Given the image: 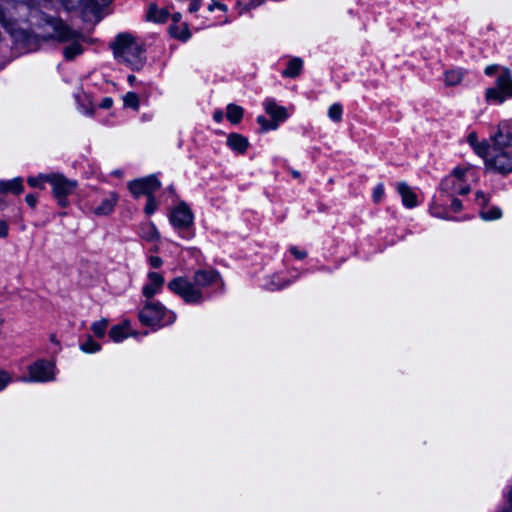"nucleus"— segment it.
<instances>
[{
	"label": "nucleus",
	"instance_id": "nucleus-1",
	"mask_svg": "<svg viewBox=\"0 0 512 512\" xmlns=\"http://www.w3.org/2000/svg\"><path fill=\"white\" fill-rule=\"evenodd\" d=\"M220 280L221 276L216 270L200 269L194 273L192 281L185 277H177L168 283V288L186 303L198 304L204 299L202 289Z\"/></svg>",
	"mask_w": 512,
	"mask_h": 512
},
{
	"label": "nucleus",
	"instance_id": "nucleus-2",
	"mask_svg": "<svg viewBox=\"0 0 512 512\" xmlns=\"http://www.w3.org/2000/svg\"><path fill=\"white\" fill-rule=\"evenodd\" d=\"M114 57L133 70H140L145 63L144 49L141 43L129 33L117 35L111 43Z\"/></svg>",
	"mask_w": 512,
	"mask_h": 512
},
{
	"label": "nucleus",
	"instance_id": "nucleus-3",
	"mask_svg": "<svg viewBox=\"0 0 512 512\" xmlns=\"http://www.w3.org/2000/svg\"><path fill=\"white\" fill-rule=\"evenodd\" d=\"M47 30L51 31L50 38L59 42H70L63 49L64 57L67 60H73L76 56L83 53L81 45L82 34L70 28L62 19L49 17L45 20Z\"/></svg>",
	"mask_w": 512,
	"mask_h": 512
},
{
	"label": "nucleus",
	"instance_id": "nucleus-4",
	"mask_svg": "<svg viewBox=\"0 0 512 512\" xmlns=\"http://www.w3.org/2000/svg\"><path fill=\"white\" fill-rule=\"evenodd\" d=\"M475 152L485 159L489 169L504 175L512 172V151L482 144L475 148Z\"/></svg>",
	"mask_w": 512,
	"mask_h": 512
},
{
	"label": "nucleus",
	"instance_id": "nucleus-5",
	"mask_svg": "<svg viewBox=\"0 0 512 512\" xmlns=\"http://www.w3.org/2000/svg\"><path fill=\"white\" fill-rule=\"evenodd\" d=\"M53 6L61 7L67 12L80 11L84 18L98 17L99 13L107 7L112 0H42Z\"/></svg>",
	"mask_w": 512,
	"mask_h": 512
},
{
	"label": "nucleus",
	"instance_id": "nucleus-6",
	"mask_svg": "<svg viewBox=\"0 0 512 512\" xmlns=\"http://www.w3.org/2000/svg\"><path fill=\"white\" fill-rule=\"evenodd\" d=\"M139 319L147 326H156L162 321L164 324H172L176 320V314L173 311H167L159 302H147L139 313Z\"/></svg>",
	"mask_w": 512,
	"mask_h": 512
},
{
	"label": "nucleus",
	"instance_id": "nucleus-7",
	"mask_svg": "<svg viewBox=\"0 0 512 512\" xmlns=\"http://www.w3.org/2000/svg\"><path fill=\"white\" fill-rule=\"evenodd\" d=\"M44 178L45 182H49L51 184L53 196L57 200L58 205L61 207H67L69 205L67 197L74 193L78 183L75 180L68 179L64 175L58 173L48 174Z\"/></svg>",
	"mask_w": 512,
	"mask_h": 512
},
{
	"label": "nucleus",
	"instance_id": "nucleus-8",
	"mask_svg": "<svg viewBox=\"0 0 512 512\" xmlns=\"http://www.w3.org/2000/svg\"><path fill=\"white\" fill-rule=\"evenodd\" d=\"M28 10V4L23 1L8 0L0 4V23L6 28L12 27L27 18Z\"/></svg>",
	"mask_w": 512,
	"mask_h": 512
},
{
	"label": "nucleus",
	"instance_id": "nucleus-9",
	"mask_svg": "<svg viewBox=\"0 0 512 512\" xmlns=\"http://www.w3.org/2000/svg\"><path fill=\"white\" fill-rule=\"evenodd\" d=\"M160 186V181L154 175L131 181L128 184V188L135 198H138L141 195L151 197L153 196V193L160 188Z\"/></svg>",
	"mask_w": 512,
	"mask_h": 512
},
{
	"label": "nucleus",
	"instance_id": "nucleus-10",
	"mask_svg": "<svg viewBox=\"0 0 512 512\" xmlns=\"http://www.w3.org/2000/svg\"><path fill=\"white\" fill-rule=\"evenodd\" d=\"M489 146L512 151V127L507 122H501L497 131L490 136Z\"/></svg>",
	"mask_w": 512,
	"mask_h": 512
},
{
	"label": "nucleus",
	"instance_id": "nucleus-11",
	"mask_svg": "<svg viewBox=\"0 0 512 512\" xmlns=\"http://www.w3.org/2000/svg\"><path fill=\"white\" fill-rule=\"evenodd\" d=\"M194 216L188 205L180 203L171 213L170 221L178 229H187L193 224Z\"/></svg>",
	"mask_w": 512,
	"mask_h": 512
},
{
	"label": "nucleus",
	"instance_id": "nucleus-12",
	"mask_svg": "<svg viewBox=\"0 0 512 512\" xmlns=\"http://www.w3.org/2000/svg\"><path fill=\"white\" fill-rule=\"evenodd\" d=\"M53 365L50 362L38 361L29 367V380L46 382L54 378Z\"/></svg>",
	"mask_w": 512,
	"mask_h": 512
},
{
	"label": "nucleus",
	"instance_id": "nucleus-13",
	"mask_svg": "<svg viewBox=\"0 0 512 512\" xmlns=\"http://www.w3.org/2000/svg\"><path fill=\"white\" fill-rule=\"evenodd\" d=\"M149 283L143 287V295L150 299L157 294L164 284V278L161 274L150 272L148 274Z\"/></svg>",
	"mask_w": 512,
	"mask_h": 512
},
{
	"label": "nucleus",
	"instance_id": "nucleus-14",
	"mask_svg": "<svg viewBox=\"0 0 512 512\" xmlns=\"http://www.w3.org/2000/svg\"><path fill=\"white\" fill-rule=\"evenodd\" d=\"M397 191L402 198V203L404 206L407 208H413L417 206V195L407 183L400 182L397 185Z\"/></svg>",
	"mask_w": 512,
	"mask_h": 512
},
{
	"label": "nucleus",
	"instance_id": "nucleus-15",
	"mask_svg": "<svg viewBox=\"0 0 512 512\" xmlns=\"http://www.w3.org/2000/svg\"><path fill=\"white\" fill-rule=\"evenodd\" d=\"M118 201V195L111 192L108 197L104 198L102 202L93 209V213L98 216H107L113 210Z\"/></svg>",
	"mask_w": 512,
	"mask_h": 512
},
{
	"label": "nucleus",
	"instance_id": "nucleus-16",
	"mask_svg": "<svg viewBox=\"0 0 512 512\" xmlns=\"http://www.w3.org/2000/svg\"><path fill=\"white\" fill-rule=\"evenodd\" d=\"M227 145L230 149L243 154L247 150L249 142L248 139L241 134L231 133L227 137Z\"/></svg>",
	"mask_w": 512,
	"mask_h": 512
},
{
	"label": "nucleus",
	"instance_id": "nucleus-17",
	"mask_svg": "<svg viewBox=\"0 0 512 512\" xmlns=\"http://www.w3.org/2000/svg\"><path fill=\"white\" fill-rule=\"evenodd\" d=\"M496 87L507 97H512V78L508 69H505L496 80Z\"/></svg>",
	"mask_w": 512,
	"mask_h": 512
},
{
	"label": "nucleus",
	"instance_id": "nucleus-18",
	"mask_svg": "<svg viewBox=\"0 0 512 512\" xmlns=\"http://www.w3.org/2000/svg\"><path fill=\"white\" fill-rule=\"evenodd\" d=\"M265 111L273 118V121H277L278 123L284 121L288 114L284 107L278 106L273 101H267L265 103Z\"/></svg>",
	"mask_w": 512,
	"mask_h": 512
},
{
	"label": "nucleus",
	"instance_id": "nucleus-19",
	"mask_svg": "<svg viewBox=\"0 0 512 512\" xmlns=\"http://www.w3.org/2000/svg\"><path fill=\"white\" fill-rule=\"evenodd\" d=\"M23 182L21 178H14L10 181H0L1 192H12L14 194H20L23 191Z\"/></svg>",
	"mask_w": 512,
	"mask_h": 512
},
{
	"label": "nucleus",
	"instance_id": "nucleus-20",
	"mask_svg": "<svg viewBox=\"0 0 512 512\" xmlns=\"http://www.w3.org/2000/svg\"><path fill=\"white\" fill-rule=\"evenodd\" d=\"M303 62L300 58H294L288 62L287 68L282 72L283 76L294 78L298 76L302 70Z\"/></svg>",
	"mask_w": 512,
	"mask_h": 512
},
{
	"label": "nucleus",
	"instance_id": "nucleus-21",
	"mask_svg": "<svg viewBox=\"0 0 512 512\" xmlns=\"http://www.w3.org/2000/svg\"><path fill=\"white\" fill-rule=\"evenodd\" d=\"M243 113V108L236 104H229L226 108V117L233 124L241 121Z\"/></svg>",
	"mask_w": 512,
	"mask_h": 512
},
{
	"label": "nucleus",
	"instance_id": "nucleus-22",
	"mask_svg": "<svg viewBox=\"0 0 512 512\" xmlns=\"http://www.w3.org/2000/svg\"><path fill=\"white\" fill-rule=\"evenodd\" d=\"M127 323L115 325L109 331V336L114 342H121L128 337Z\"/></svg>",
	"mask_w": 512,
	"mask_h": 512
},
{
	"label": "nucleus",
	"instance_id": "nucleus-23",
	"mask_svg": "<svg viewBox=\"0 0 512 512\" xmlns=\"http://www.w3.org/2000/svg\"><path fill=\"white\" fill-rule=\"evenodd\" d=\"M148 20L163 23L168 18V13L165 10L158 9L155 5H151L148 13H147Z\"/></svg>",
	"mask_w": 512,
	"mask_h": 512
},
{
	"label": "nucleus",
	"instance_id": "nucleus-24",
	"mask_svg": "<svg viewBox=\"0 0 512 512\" xmlns=\"http://www.w3.org/2000/svg\"><path fill=\"white\" fill-rule=\"evenodd\" d=\"M479 216L485 221L497 220L502 217V211L499 207H487L485 210H480Z\"/></svg>",
	"mask_w": 512,
	"mask_h": 512
},
{
	"label": "nucleus",
	"instance_id": "nucleus-25",
	"mask_svg": "<svg viewBox=\"0 0 512 512\" xmlns=\"http://www.w3.org/2000/svg\"><path fill=\"white\" fill-rule=\"evenodd\" d=\"M463 72L461 70H450L445 73V84L447 86H455L461 83L463 79Z\"/></svg>",
	"mask_w": 512,
	"mask_h": 512
},
{
	"label": "nucleus",
	"instance_id": "nucleus-26",
	"mask_svg": "<svg viewBox=\"0 0 512 512\" xmlns=\"http://www.w3.org/2000/svg\"><path fill=\"white\" fill-rule=\"evenodd\" d=\"M486 99L488 101H495L497 103L504 102L507 97L500 91L498 87H492L486 90Z\"/></svg>",
	"mask_w": 512,
	"mask_h": 512
},
{
	"label": "nucleus",
	"instance_id": "nucleus-27",
	"mask_svg": "<svg viewBox=\"0 0 512 512\" xmlns=\"http://www.w3.org/2000/svg\"><path fill=\"white\" fill-rule=\"evenodd\" d=\"M466 172H467V169L456 167L452 171L451 175L445 179V181L443 182V185L448 186L450 183H452L454 185V180H458L460 182L463 181Z\"/></svg>",
	"mask_w": 512,
	"mask_h": 512
},
{
	"label": "nucleus",
	"instance_id": "nucleus-28",
	"mask_svg": "<svg viewBox=\"0 0 512 512\" xmlns=\"http://www.w3.org/2000/svg\"><path fill=\"white\" fill-rule=\"evenodd\" d=\"M141 236L147 241H155L158 240L160 237L159 232L157 231L153 223H149L146 225V227L143 229Z\"/></svg>",
	"mask_w": 512,
	"mask_h": 512
},
{
	"label": "nucleus",
	"instance_id": "nucleus-29",
	"mask_svg": "<svg viewBox=\"0 0 512 512\" xmlns=\"http://www.w3.org/2000/svg\"><path fill=\"white\" fill-rule=\"evenodd\" d=\"M123 101H124V105L126 107H129L133 110H138L139 109V97L136 93L134 92H128L126 93V95L123 97Z\"/></svg>",
	"mask_w": 512,
	"mask_h": 512
},
{
	"label": "nucleus",
	"instance_id": "nucleus-30",
	"mask_svg": "<svg viewBox=\"0 0 512 512\" xmlns=\"http://www.w3.org/2000/svg\"><path fill=\"white\" fill-rule=\"evenodd\" d=\"M107 327H108V320L101 319L97 322H94L91 326V329L97 337H103L105 335Z\"/></svg>",
	"mask_w": 512,
	"mask_h": 512
},
{
	"label": "nucleus",
	"instance_id": "nucleus-31",
	"mask_svg": "<svg viewBox=\"0 0 512 512\" xmlns=\"http://www.w3.org/2000/svg\"><path fill=\"white\" fill-rule=\"evenodd\" d=\"M170 33L173 37L180 40H187L190 37V32L186 26L183 27H170Z\"/></svg>",
	"mask_w": 512,
	"mask_h": 512
},
{
	"label": "nucleus",
	"instance_id": "nucleus-32",
	"mask_svg": "<svg viewBox=\"0 0 512 512\" xmlns=\"http://www.w3.org/2000/svg\"><path fill=\"white\" fill-rule=\"evenodd\" d=\"M328 116L334 122H340L342 119V106L339 103L332 104L328 109Z\"/></svg>",
	"mask_w": 512,
	"mask_h": 512
},
{
	"label": "nucleus",
	"instance_id": "nucleus-33",
	"mask_svg": "<svg viewBox=\"0 0 512 512\" xmlns=\"http://www.w3.org/2000/svg\"><path fill=\"white\" fill-rule=\"evenodd\" d=\"M81 350L86 353H95L101 349V346L95 342L91 337H88L84 343L81 344Z\"/></svg>",
	"mask_w": 512,
	"mask_h": 512
},
{
	"label": "nucleus",
	"instance_id": "nucleus-34",
	"mask_svg": "<svg viewBox=\"0 0 512 512\" xmlns=\"http://www.w3.org/2000/svg\"><path fill=\"white\" fill-rule=\"evenodd\" d=\"M257 122L261 125L262 131L275 130L278 128L277 121H269L264 116H258Z\"/></svg>",
	"mask_w": 512,
	"mask_h": 512
},
{
	"label": "nucleus",
	"instance_id": "nucleus-35",
	"mask_svg": "<svg viewBox=\"0 0 512 512\" xmlns=\"http://www.w3.org/2000/svg\"><path fill=\"white\" fill-rule=\"evenodd\" d=\"M475 201L476 204L480 206L481 210H485L489 206L490 196L482 191H477L475 194Z\"/></svg>",
	"mask_w": 512,
	"mask_h": 512
},
{
	"label": "nucleus",
	"instance_id": "nucleus-36",
	"mask_svg": "<svg viewBox=\"0 0 512 512\" xmlns=\"http://www.w3.org/2000/svg\"><path fill=\"white\" fill-rule=\"evenodd\" d=\"M47 174H40L37 177H29L27 182L31 187H39L41 189H44V186L42 185V182L45 181V176Z\"/></svg>",
	"mask_w": 512,
	"mask_h": 512
},
{
	"label": "nucleus",
	"instance_id": "nucleus-37",
	"mask_svg": "<svg viewBox=\"0 0 512 512\" xmlns=\"http://www.w3.org/2000/svg\"><path fill=\"white\" fill-rule=\"evenodd\" d=\"M157 209V202L154 198V196H151V197H147V203H146V206H145V213L147 215H151L155 212V210Z\"/></svg>",
	"mask_w": 512,
	"mask_h": 512
},
{
	"label": "nucleus",
	"instance_id": "nucleus-38",
	"mask_svg": "<svg viewBox=\"0 0 512 512\" xmlns=\"http://www.w3.org/2000/svg\"><path fill=\"white\" fill-rule=\"evenodd\" d=\"M384 195V187L382 184H378L373 190V200L375 203H379Z\"/></svg>",
	"mask_w": 512,
	"mask_h": 512
},
{
	"label": "nucleus",
	"instance_id": "nucleus-39",
	"mask_svg": "<svg viewBox=\"0 0 512 512\" xmlns=\"http://www.w3.org/2000/svg\"><path fill=\"white\" fill-rule=\"evenodd\" d=\"M10 382V376L5 371H0V391H2Z\"/></svg>",
	"mask_w": 512,
	"mask_h": 512
},
{
	"label": "nucleus",
	"instance_id": "nucleus-40",
	"mask_svg": "<svg viewBox=\"0 0 512 512\" xmlns=\"http://www.w3.org/2000/svg\"><path fill=\"white\" fill-rule=\"evenodd\" d=\"M451 208L455 212L461 211L463 208L462 202L457 198H453L451 201Z\"/></svg>",
	"mask_w": 512,
	"mask_h": 512
},
{
	"label": "nucleus",
	"instance_id": "nucleus-41",
	"mask_svg": "<svg viewBox=\"0 0 512 512\" xmlns=\"http://www.w3.org/2000/svg\"><path fill=\"white\" fill-rule=\"evenodd\" d=\"M149 262L153 268H159L163 263L162 259L158 256H151Z\"/></svg>",
	"mask_w": 512,
	"mask_h": 512
},
{
	"label": "nucleus",
	"instance_id": "nucleus-42",
	"mask_svg": "<svg viewBox=\"0 0 512 512\" xmlns=\"http://www.w3.org/2000/svg\"><path fill=\"white\" fill-rule=\"evenodd\" d=\"M290 252L298 259H304L307 255L305 251H300L296 247H291Z\"/></svg>",
	"mask_w": 512,
	"mask_h": 512
},
{
	"label": "nucleus",
	"instance_id": "nucleus-43",
	"mask_svg": "<svg viewBox=\"0 0 512 512\" xmlns=\"http://www.w3.org/2000/svg\"><path fill=\"white\" fill-rule=\"evenodd\" d=\"M8 235V224L1 220L0 221V237L5 238Z\"/></svg>",
	"mask_w": 512,
	"mask_h": 512
},
{
	"label": "nucleus",
	"instance_id": "nucleus-44",
	"mask_svg": "<svg viewBox=\"0 0 512 512\" xmlns=\"http://www.w3.org/2000/svg\"><path fill=\"white\" fill-rule=\"evenodd\" d=\"M25 200L30 207H32V208L35 207L37 198L34 194H27L25 197Z\"/></svg>",
	"mask_w": 512,
	"mask_h": 512
},
{
	"label": "nucleus",
	"instance_id": "nucleus-45",
	"mask_svg": "<svg viewBox=\"0 0 512 512\" xmlns=\"http://www.w3.org/2000/svg\"><path fill=\"white\" fill-rule=\"evenodd\" d=\"M468 142L474 147V149L479 145V143H477V135L476 133H470L468 135ZM483 143H480V145H482Z\"/></svg>",
	"mask_w": 512,
	"mask_h": 512
},
{
	"label": "nucleus",
	"instance_id": "nucleus-46",
	"mask_svg": "<svg viewBox=\"0 0 512 512\" xmlns=\"http://www.w3.org/2000/svg\"><path fill=\"white\" fill-rule=\"evenodd\" d=\"M112 104H113V101H112V99H111V98H104V99L102 100V102H101L100 106H101L102 108L107 109V108H110V107L112 106Z\"/></svg>",
	"mask_w": 512,
	"mask_h": 512
},
{
	"label": "nucleus",
	"instance_id": "nucleus-47",
	"mask_svg": "<svg viewBox=\"0 0 512 512\" xmlns=\"http://www.w3.org/2000/svg\"><path fill=\"white\" fill-rule=\"evenodd\" d=\"M496 70H497L496 65L487 66L485 68V74L491 76L496 72Z\"/></svg>",
	"mask_w": 512,
	"mask_h": 512
},
{
	"label": "nucleus",
	"instance_id": "nucleus-48",
	"mask_svg": "<svg viewBox=\"0 0 512 512\" xmlns=\"http://www.w3.org/2000/svg\"><path fill=\"white\" fill-rule=\"evenodd\" d=\"M213 118L216 122H221L223 119V113L222 111L218 110L214 113Z\"/></svg>",
	"mask_w": 512,
	"mask_h": 512
},
{
	"label": "nucleus",
	"instance_id": "nucleus-49",
	"mask_svg": "<svg viewBox=\"0 0 512 512\" xmlns=\"http://www.w3.org/2000/svg\"><path fill=\"white\" fill-rule=\"evenodd\" d=\"M470 192V187L469 186H461L459 189H458V193L461 194V195H466Z\"/></svg>",
	"mask_w": 512,
	"mask_h": 512
},
{
	"label": "nucleus",
	"instance_id": "nucleus-50",
	"mask_svg": "<svg viewBox=\"0 0 512 512\" xmlns=\"http://www.w3.org/2000/svg\"><path fill=\"white\" fill-rule=\"evenodd\" d=\"M263 2V0H251V3L249 4L251 7H256L260 5Z\"/></svg>",
	"mask_w": 512,
	"mask_h": 512
},
{
	"label": "nucleus",
	"instance_id": "nucleus-51",
	"mask_svg": "<svg viewBox=\"0 0 512 512\" xmlns=\"http://www.w3.org/2000/svg\"><path fill=\"white\" fill-rule=\"evenodd\" d=\"M127 80L130 84H134V82L136 81V77L134 75H129Z\"/></svg>",
	"mask_w": 512,
	"mask_h": 512
},
{
	"label": "nucleus",
	"instance_id": "nucleus-52",
	"mask_svg": "<svg viewBox=\"0 0 512 512\" xmlns=\"http://www.w3.org/2000/svg\"><path fill=\"white\" fill-rule=\"evenodd\" d=\"M292 175L294 178L300 177V173L298 171H292Z\"/></svg>",
	"mask_w": 512,
	"mask_h": 512
},
{
	"label": "nucleus",
	"instance_id": "nucleus-53",
	"mask_svg": "<svg viewBox=\"0 0 512 512\" xmlns=\"http://www.w3.org/2000/svg\"><path fill=\"white\" fill-rule=\"evenodd\" d=\"M3 323V319L0 317V325Z\"/></svg>",
	"mask_w": 512,
	"mask_h": 512
}]
</instances>
